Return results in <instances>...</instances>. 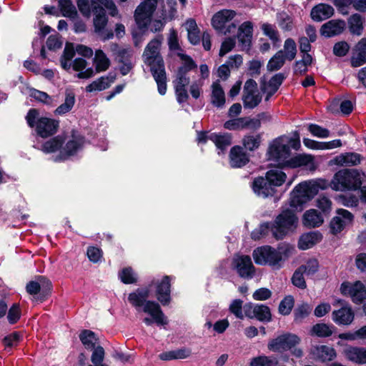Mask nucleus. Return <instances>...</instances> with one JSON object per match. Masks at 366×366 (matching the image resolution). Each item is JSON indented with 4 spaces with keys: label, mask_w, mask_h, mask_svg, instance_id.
Returning a JSON list of instances; mask_svg holds the SVG:
<instances>
[{
    "label": "nucleus",
    "mask_w": 366,
    "mask_h": 366,
    "mask_svg": "<svg viewBox=\"0 0 366 366\" xmlns=\"http://www.w3.org/2000/svg\"><path fill=\"white\" fill-rule=\"evenodd\" d=\"M294 249L292 245L286 242L280 243L276 249L270 245H263L253 250L252 257L257 265H267L274 269H280Z\"/></svg>",
    "instance_id": "1"
},
{
    "label": "nucleus",
    "mask_w": 366,
    "mask_h": 366,
    "mask_svg": "<svg viewBox=\"0 0 366 366\" xmlns=\"http://www.w3.org/2000/svg\"><path fill=\"white\" fill-rule=\"evenodd\" d=\"M149 294L150 290L148 287H139L129 294L127 300L137 312L142 311L149 315L157 325H167L168 321L159 303L148 300Z\"/></svg>",
    "instance_id": "2"
},
{
    "label": "nucleus",
    "mask_w": 366,
    "mask_h": 366,
    "mask_svg": "<svg viewBox=\"0 0 366 366\" xmlns=\"http://www.w3.org/2000/svg\"><path fill=\"white\" fill-rule=\"evenodd\" d=\"M362 180V174L355 169H345V206L355 207L357 204L360 196L362 202H366V187L360 189Z\"/></svg>",
    "instance_id": "3"
},
{
    "label": "nucleus",
    "mask_w": 366,
    "mask_h": 366,
    "mask_svg": "<svg viewBox=\"0 0 366 366\" xmlns=\"http://www.w3.org/2000/svg\"><path fill=\"white\" fill-rule=\"evenodd\" d=\"M38 109L32 108L29 110L26 116L27 124L31 128H36V134L41 138H48L54 135L59 127V121L46 117H39Z\"/></svg>",
    "instance_id": "4"
},
{
    "label": "nucleus",
    "mask_w": 366,
    "mask_h": 366,
    "mask_svg": "<svg viewBox=\"0 0 366 366\" xmlns=\"http://www.w3.org/2000/svg\"><path fill=\"white\" fill-rule=\"evenodd\" d=\"M300 342L301 339L298 335L287 332L270 340L267 344V348L274 352L290 351L292 356L301 358L303 357L304 352L301 348L297 347Z\"/></svg>",
    "instance_id": "5"
},
{
    "label": "nucleus",
    "mask_w": 366,
    "mask_h": 366,
    "mask_svg": "<svg viewBox=\"0 0 366 366\" xmlns=\"http://www.w3.org/2000/svg\"><path fill=\"white\" fill-rule=\"evenodd\" d=\"M290 205L297 211H302L305 204L315 196L310 183L302 182L297 184L290 192Z\"/></svg>",
    "instance_id": "6"
},
{
    "label": "nucleus",
    "mask_w": 366,
    "mask_h": 366,
    "mask_svg": "<svg viewBox=\"0 0 366 366\" xmlns=\"http://www.w3.org/2000/svg\"><path fill=\"white\" fill-rule=\"evenodd\" d=\"M53 289L51 282L45 276L38 275L36 280L29 281L26 285L27 293L36 295V300L43 302L51 296Z\"/></svg>",
    "instance_id": "7"
},
{
    "label": "nucleus",
    "mask_w": 366,
    "mask_h": 366,
    "mask_svg": "<svg viewBox=\"0 0 366 366\" xmlns=\"http://www.w3.org/2000/svg\"><path fill=\"white\" fill-rule=\"evenodd\" d=\"M159 1H141L134 11V20L142 33L147 31Z\"/></svg>",
    "instance_id": "8"
},
{
    "label": "nucleus",
    "mask_w": 366,
    "mask_h": 366,
    "mask_svg": "<svg viewBox=\"0 0 366 366\" xmlns=\"http://www.w3.org/2000/svg\"><path fill=\"white\" fill-rule=\"evenodd\" d=\"M285 135L274 139L267 149L268 159L276 162L285 161L290 157L291 150L289 145L284 143Z\"/></svg>",
    "instance_id": "9"
},
{
    "label": "nucleus",
    "mask_w": 366,
    "mask_h": 366,
    "mask_svg": "<svg viewBox=\"0 0 366 366\" xmlns=\"http://www.w3.org/2000/svg\"><path fill=\"white\" fill-rule=\"evenodd\" d=\"M243 106L245 109H254L262 102V96L257 93V84L252 79L246 81L242 96Z\"/></svg>",
    "instance_id": "10"
},
{
    "label": "nucleus",
    "mask_w": 366,
    "mask_h": 366,
    "mask_svg": "<svg viewBox=\"0 0 366 366\" xmlns=\"http://www.w3.org/2000/svg\"><path fill=\"white\" fill-rule=\"evenodd\" d=\"M307 182L310 183L315 195L317 194L320 189H326L329 187L335 191H343V169L337 171L330 182L325 179H317Z\"/></svg>",
    "instance_id": "11"
},
{
    "label": "nucleus",
    "mask_w": 366,
    "mask_h": 366,
    "mask_svg": "<svg viewBox=\"0 0 366 366\" xmlns=\"http://www.w3.org/2000/svg\"><path fill=\"white\" fill-rule=\"evenodd\" d=\"M232 265L241 278L251 280L254 277L256 269L249 255H241L234 258Z\"/></svg>",
    "instance_id": "12"
},
{
    "label": "nucleus",
    "mask_w": 366,
    "mask_h": 366,
    "mask_svg": "<svg viewBox=\"0 0 366 366\" xmlns=\"http://www.w3.org/2000/svg\"><path fill=\"white\" fill-rule=\"evenodd\" d=\"M171 280V276L164 275L162 279L156 284L155 297L158 301L157 302L162 306L169 305L172 301Z\"/></svg>",
    "instance_id": "13"
},
{
    "label": "nucleus",
    "mask_w": 366,
    "mask_h": 366,
    "mask_svg": "<svg viewBox=\"0 0 366 366\" xmlns=\"http://www.w3.org/2000/svg\"><path fill=\"white\" fill-rule=\"evenodd\" d=\"M160 44L161 40L157 38H154L148 43L144 49L143 54L146 56L144 63L148 65L150 69H152V67H157V62L159 61L164 62L163 57L159 51Z\"/></svg>",
    "instance_id": "14"
},
{
    "label": "nucleus",
    "mask_w": 366,
    "mask_h": 366,
    "mask_svg": "<svg viewBox=\"0 0 366 366\" xmlns=\"http://www.w3.org/2000/svg\"><path fill=\"white\" fill-rule=\"evenodd\" d=\"M252 188L256 195L264 199L273 197L277 192V189L269 184L268 180L262 176L254 179L252 183Z\"/></svg>",
    "instance_id": "15"
},
{
    "label": "nucleus",
    "mask_w": 366,
    "mask_h": 366,
    "mask_svg": "<svg viewBox=\"0 0 366 366\" xmlns=\"http://www.w3.org/2000/svg\"><path fill=\"white\" fill-rule=\"evenodd\" d=\"M229 164L232 168H242L249 162V155L239 145L232 147L229 151Z\"/></svg>",
    "instance_id": "16"
},
{
    "label": "nucleus",
    "mask_w": 366,
    "mask_h": 366,
    "mask_svg": "<svg viewBox=\"0 0 366 366\" xmlns=\"http://www.w3.org/2000/svg\"><path fill=\"white\" fill-rule=\"evenodd\" d=\"M189 82L190 79L187 75L177 74V77L173 81V84L176 99L179 104L184 103L189 99V97L186 87Z\"/></svg>",
    "instance_id": "17"
},
{
    "label": "nucleus",
    "mask_w": 366,
    "mask_h": 366,
    "mask_svg": "<svg viewBox=\"0 0 366 366\" xmlns=\"http://www.w3.org/2000/svg\"><path fill=\"white\" fill-rule=\"evenodd\" d=\"M152 75L157 84V90L160 95H164L167 92V73L164 62L159 61L157 67L150 69Z\"/></svg>",
    "instance_id": "18"
},
{
    "label": "nucleus",
    "mask_w": 366,
    "mask_h": 366,
    "mask_svg": "<svg viewBox=\"0 0 366 366\" xmlns=\"http://www.w3.org/2000/svg\"><path fill=\"white\" fill-rule=\"evenodd\" d=\"M84 142V137H79L76 139L69 140L60 153L55 157V162H63L70 156L74 155Z\"/></svg>",
    "instance_id": "19"
},
{
    "label": "nucleus",
    "mask_w": 366,
    "mask_h": 366,
    "mask_svg": "<svg viewBox=\"0 0 366 366\" xmlns=\"http://www.w3.org/2000/svg\"><path fill=\"white\" fill-rule=\"evenodd\" d=\"M323 239L322 234L318 230L303 233L298 240V248L307 250L320 243Z\"/></svg>",
    "instance_id": "20"
},
{
    "label": "nucleus",
    "mask_w": 366,
    "mask_h": 366,
    "mask_svg": "<svg viewBox=\"0 0 366 366\" xmlns=\"http://www.w3.org/2000/svg\"><path fill=\"white\" fill-rule=\"evenodd\" d=\"M350 61L352 67H358L366 63L365 39H362L354 47Z\"/></svg>",
    "instance_id": "21"
},
{
    "label": "nucleus",
    "mask_w": 366,
    "mask_h": 366,
    "mask_svg": "<svg viewBox=\"0 0 366 366\" xmlns=\"http://www.w3.org/2000/svg\"><path fill=\"white\" fill-rule=\"evenodd\" d=\"M345 290H347L355 303L360 304L366 298V289L364 285L360 281H357L350 285L345 284Z\"/></svg>",
    "instance_id": "22"
},
{
    "label": "nucleus",
    "mask_w": 366,
    "mask_h": 366,
    "mask_svg": "<svg viewBox=\"0 0 366 366\" xmlns=\"http://www.w3.org/2000/svg\"><path fill=\"white\" fill-rule=\"evenodd\" d=\"M312 164L310 169H315L314 157L311 154H298L290 159L286 160L284 165L292 169L298 168L303 166Z\"/></svg>",
    "instance_id": "23"
},
{
    "label": "nucleus",
    "mask_w": 366,
    "mask_h": 366,
    "mask_svg": "<svg viewBox=\"0 0 366 366\" xmlns=\"http://www.w3.org/2000/svg\"><path fill=\"white\" fill-rule=\"evenodd\" d=\"M93 14L94 16L93 19L94 31L97 33H100L104 29L108 23L106 10L102 4L97 5L93 8Z\"/></svg>",
    "instance_id": "24"
},
{
    "label": "nucleus",
    "mask_w": 366,
    "mask_h": 366,
    "mask_svg": "<svg viewBox=\"0 0 366 366\" xmlns=\"http://www.w3.org/2000/svg\"><path fill=\"white\" fill-rule=\"evenodd\" d=\"M343 32V20H330L320 28V34L327 38L339 35Z\"/></svg>",
    "instance_id": "25"
},
{
    "label": "nucleus",
    "mask_w": 366,
    "mask_h": 366,
    "mask_svg": "<svg viewBox=\"0 0 366 366\" xmlns=\"http://www.w3.org/2000/svg\"><path fill=\"white\" fill-rule=\"evenodd\" d=\"M334 9L326 4H320L314 6L311 11V18L315 21H322L332 16Z\"/></svg>",
    "instance_id": "26"
},
{
    "label": "nucleus",
    "mask_w": 366,
    "mask_h": 366,
    "mask_svg": "<svg viewBox=\"0 0 366 366\" xmlns=\"http://www.w3.org/2000/svg\"><path fill=\"white\" fill-rule=\"evenodd\" d=\"M324 222L323 217L320 212L315 209L306 211L302 217V223L304 226L309 228H315L320 227Z\"/></svg>",
    "instance_id": "27"
},
{
    "label": "nucleus",
    "mask_w": 366,
    "mask_h": 366,
    "mask_svg": "<svg viewBox=\"0 0 366 366\" xmlns=\"http://www.w3.org/2000/svg\"><path fill=\"white\" fill-rule=\"evenodd\" d=\"M275 219L279 223L282 224L285 227L291 230L293 227L295 228L297 225L298 218L295 213L289 209L283 210L278 214Z\"/></svg>",
    "instance_id": "28"
},
{
    "label": "nucleus",
    "mask_w": 366,
    "mask_h": 366,
    "mask_svg": "<svg viewBox=\"0 0 366 366\" xmlns=\"http://www.w3.org/2000/svg\"><path fill=\"white\" fill-rule=\"evenodd\" d=\"M65 140L63 135L55 136L41 144V150L46 154L56 152L62 148Z\"/></svg>",
    "instance_id": "29"
},
{
    "label": "nucleus",
    "mask_w": 366,
    "mask_h": 366,
    "mask_svg": "<svg viewBox=\"0 0 366 366\" xmlns=\"http://www.w3.org/2000/svg\"><path fill=\"white\" fill-rule=\"evenodd\" d=\"M186 29L187 31V39L189 42L192 45H198L200 43V30L197 26V22L194 19L187 20Z\"/></svg>",
    "instance_id": "30"
},
{
    "label": "nucleus",
    "mask_w": 366,
    "mask_h": 366,
    "mask_svg": "<svg viewBox=\"0 0 366 366\" xmlns=\"http://www.w3.org/2000/svg\"><path fill=\"white\" fill-rule=\"evenodd\" d=\"M285 79L286 76L285 75V74L277 73L273 75L268 81V83H267L264 76H263L262 78H261L260 81V87L262 92H266L267 86H268L269 89H274V91H277Z\"/></svg>",
    "instance_id": "31"
},
{
    "label": "nucleus",
    "mask_w": 366,
    "mask_h": 366,
    "mask_svg": "<svg viewBox=\"0 0 366 366\" xmlns=\"http://www.w3.org/2000/svg\"><path fill=\"white\" fill-rule=\"evenodd\" d=\"M212 88V104L216 107H222L225 104V94L219 81L213 82Z\"/></svg>",
    "instance_id": "32"
},
{
    "label": "nucleus",
    "mask_w": 366,
    "mask_h": 366,
    "mask_svg": "<svg viewBox=\"0 0 366 366\" xmlns=\"http://www.w3.org/2000/svg\"><path fill=\"white\" fill-rule=\"evenodd\" d=\"M312 310V307L307 302H302L295 308L293 311L294 322L300 325L305 319L309 317Z\"/></svg>",
    "instance_id": "33"
},
{
    "label": "nucleus",
    "mask_w": 366,
    "mask_h": 366,
    "mask_svg": "<svg viewBox=\"0 0 366 366\" xmlns=\"http://www.w3.org/2000/svg\"><path fill=\"white\" fill-rule=\"evenodd\" d=\"M264 177L268 180L269 184L276 189L285 182L287 175L281 170L269 169L266 172Z\"/></svg>",
    "instance_id": "34"
},
{
    "label": "nucleus",
    "mask_w": 366,
    "mask_h": 366,
    "mask_svg": "<svg viewBox=\"0 0 366 366\" xmlns=\"http://www.w3.org/2000/svg\"><path fill=\"white\" fill-rule=\"evenodd\" d=\"M79 340L86 350H93L99 341L96 333L90 330L84 329L79 335Z\"/></svg>",
    "instance_id": "35"
},
{
    "label": "nucleus",
    "mask_w": 366,
    "mask_h": 366,
    "mask_svg": "<svg viewBox=\"0 0 366 366\" xmlns=\"http://www.w3.org/2000/svg\"><path fill=\"white\" fill-rule=\"evenodd\" d=\"M96 72L107 71L111 64L109 59L102 49H97L94 59Z\"/></svg>",
    "instance_id": "36"
},
{
    "label": "nucleus",
    "mask_w": 366,
    "mask_h": 366,
    "mask_svg": "<svg viewBox=\"0 0 366 366\" xmlns=\"http://www.w3.org/2000/svg\"><path fill=\"white\" fill-rule=\"evenodd\" d=\"M347 357L356 363H366V350L364 348L350 347L345 351Z\"/></svg>",
    "instance_id": "37"
},
{
    "label": "nucleus",
    "mask_w": 366,
    "mask_h": 366,
    "mask_svg": "<svg viewBox=\"0 0 366 366\" xmlns=\"http://www.w3.org/2000/svg\"><path fill=\"white\" fill-rule=\"evenodd\" d=\"M177 56L184 61V63L178 67L177 74L187 75L188 72L197 68V64L190 56L182 53H178Z\"/></svg>",
    "instance_id": "38"
},
{
    "label": "nucleus",
    "mask_w": 366,
    "mask_h": 366,
    "mask_svg": "<svg viewBox=\"0 0 366 366\" xmlns=\"http://www.w3.org/2000/svg\"><path fill=\"white\" fill-rule=\"evenodd\" d=\"M210 140L214 142L217 148L222 152L225 151L227 147L232 144L231 135L228 134H220L212 133L210 134Z\"/></svg>",
    "instance_id": "39"
},
{
    "label": "nucleus",
    "mask_w": 366,
    "mask_h": 366,
    "mask_svg": "<svg viewBox=\"0 0 366 366\" xmlns=\"http://www.w3.org/2000/svg\"><path fill=\"white\" fill-rule=\"evenodd\" d=\"M254 319L264 323L272 321V313L270 308L263 304H256L255 312L254 313Z\"/></svg>",
    "instance_id": "40"
},
{
    "label": "nucleus",
    "mask_w": 366,
    "mask_h": 366,
    "mask_svg": "<svg viewBox=\"0 0 366 366\" xmlns=\"http://www.w3.org/2000/svg\"><path fill=\"white\" fill-rule=\"evenodd\" d=\"M261 142V134H257L255 136L250 134L244 135L242 140V147L244 149L253 152L259 147Z\"/></svg>",
    "instance_id": "41"
},
{
    "label": "nucleus",
    "mask_w": 366,
    "mask_h": 366,
    "mask_svg": "<svg viewBox=\"0 0 366 366\" xmlns=\"http://www.w3.org/2000/svg\"><path fill=\"white\" fill-rule=\"evenodd\" d=\"M315 354L322 362L331 361L336 357L335 350L327 345H320L315 348Z\"/></svg>",
    "instance_id": "42"
},
{
    "label": "nucleus",
    "mask_w": 366,
    "mask_h": 366,
    "mask_svg": "<svg viewBox=\"0 0 366 366\" xmlns=\"http://www.w3.org/2000/svg\"><path fill=\"white\" fill-rule=\"evenodd\" d=\"M75 103V94L73 92H66L64 102L59 105L55 110V114H64L71 110Z\"/></svg>",
    "instance_id": "43"
},
{
    "label": "nucleus",
    "mask_w": 366,
    "mask_h": 366,
    "mask_svg": "<svg viewBox=\"0 0 366 366\" xmlns=\"http://www.w3.org/2000/svg\"><path fill=\"white\" fill-rule=\"evenodd\" d=\"M22 339L23 337L20 332L14 331L6 335L1 341L2 344L4 345L5 350L10 352L12 347L18 346Z\"/></svg>",
    "instance_id": "44"
},
{
    "label": "nucleus",
    "mask_w": 366,
    "mask_h": 366,
    "mask_svg": "<svg viewBox=\"0 0 366 366\" xmlns=\"http://www.w3.org/2000/svg\"><path fill=\"white\" fill-rule=\"evenodd\" d=\"M283 51H278L268 61L267 69L268 71H275L280 69L285 62Z\"/></svg>",
    "instance_id": "45"
},
{
    "label": "nucleus",
    "mask_w": 366,
    "mask_h": 366,
    "mask_svg": "<svg viewBox=\"0 0 366 366\" xmlns=\"http://www.w3.org/2000/svg\"><path fill=\"white\" fill-rule=\"evenodd\" d=\"M350 31L356 35H360L363 29V19L359 14L352 15L347 20Z\"/></svg>",
    "instance_id": "46"
},
{
    "label": "nucleus",
    "mask_w": 366,
    "mask_h": 366,
    "mask_svg": "<svg viewBox=\"0 0 366 366\" xmlns=\"http://www.w3.org/2000/svg\"><path fill=\"white\" fill-rule=\"evenodd\" d=\"M59 8L61 15L71 19H75L78 17V13L76 6L72 1H58Z\"/></svg>",
    "instance_id": "47"
},
{
    "label": "nucleus",
    "mask_w": 366,
    "mask_h": 366,
    "mask_svg": "<svg viewBox=\"0 0 366 366\" xmlns=\"http://www.w3.org/2000/svg\"><path fill=\"white\" fill-rule=\"evenodd\" d=\"M333 328V326L330 327L325 323H317L312 326L310 334L319 337H327L332 335Z\"/></svg>",
    "instance_id": "48"
},
{
    "label": "nucleus",
    "mask_w": 366,
    "mask_h": 366,
    "mask_svg": "<svg viewBox=\"0 0 366 366\" xmlns=\"http://www.w3.org/2000/svg\"><path fill=\"white\" fill-rule=\"evenodd\" d=\"M118 277L121 282L125 285L135 284L137 282V277L131 267H124L119 272Z\"/></svg>",
    "instance_id": "49"
},
{
    "label": "nucleus",
    "mask_w": 366,
    "mask_h": 366,
    "mask_svg": "<svg viewBox=\"0 0 366 366\" xmlns=\"http://www.w3.org/2000/svg\"><path fill=\"white\" fill-rule=\"evenodd\" d=\"M295 305V299L292 295L285 297L280 302L278 307L279 313L286 316L289 315Z\"/></svg>",
    "instance_id": "50"
},
{
    "label": "nucleus",
    "mask_w": 366,
    "mask_h": 366,
    "mask_svg": "<svg viewBox=\"0 0 366 366\" xmlns=\"http://www.w3.org/2000/svg\"><path fill=\"white\" fill-rule=\"evenodd\" d=\"M299 267L307 276H312L319 270L320 264L317 259L312 258Z\"/></svg>",
    "instance_id": "51"
},
{
    "label": "nucleus",
    "mask_w": 366,
    "mask_h": 366,
    "mask_svg": "<svg viewBox=\"0 0 366 366\" xmlns=\"http://www.w3.org/2000/svg\"><path fill=\"white\" fill-rule=\"evenodd\" d=\"M285 54L286 59L292 61L295 58L297 54V45L294 39L288 38L284 44Z\"/></svg>",
    "instance_id": "52"
},
{
    "label": "nucleus",
    "mask_w": 366,
    "mask_h": 366,
    "mask_svg": "<svg viewBox=\"0 0 366 366\" xmlns=\"http://www.w3.org/2000/svg\"><path fill=\"white\" fill-rule=\"evenodd\" d=\"M76 3L79 11L86 18H89L93 14L94 7L101 5L99 1H76Z\"/></svg>",
    "instance_id": "53"
},
{
    "label": "nucleus",
    "mask_w": 366,
    "mask_h": 366,
    "mask_svg": "<svg viewBox=\"0 0 366 366\" xmlns=\"http://www.w3.org/2000/svg\"><path fill=\"white\" fill-rule=\"evenodd\" d=\"M7 320L9 324H16L21 318V312L19 303H14L7 310Z\"/></svg>",
    "instance_id": "54"
},
{
    "label": "nucleus",
    "mask_w": 366,
    "mask_h": 366,
    "mask_svg": "<svg viewBox=\"0 0 366 366\" xmlns=\"http://www.w3.org/2000/svg\"><path fill=\"white\" fill-rule=\"evenodd\" d=\"M290 229L285 227L282 224L278 222L277 219L272 222V236L277 240L283 239L288 234Z\"/></svg>",
    "instance_id": "55"
},
{
    "label": "nucleus",
    "mask_w": 366,
    "mask_h": 366,
    "mask_svg": "<svg viewBox=\"0 0 366 366\" xmlns=\"http://www.w3.org/2000/svg\"><path fill=\"white\" fill-rule=\"evenodd\" d=\"M327 109L332 114L343 113V95H339L330 100Z\"/></svg>",
    "instance_id": "56"
},
{
    "label": "nucleus",
    "mask_w": 366,
    "mask_h": 366,
    "mask_svg": "<svg viewBox=\"0 0 366 366\" xmlns=\"http://www.w3.org/2000/svg\"><path fill=\"white\" fill-rule=\"evenodd\" d=\"M109 87V83H106L105 76H101L86 86V92H92L94 91H103Z\"/></svg>",
    "instance_id": "57"
},
{
    "label": "nucleus",
    "mask_w": 366,
    "mask_h": 366,
    "mask_svg": "<svg viewBox=\"0 0 366 366\" xmlns=\"http://www.w3.org/2000/svg\"><path fill=\"white\" fill-rule=\"evenodd\" d=\"M304 272L298 267L292 274L291 281L295 287L304 290L307 287V284L304 278Z\"/></svg>",
    "instance_id": "58"
},
{
    "label": "nucleus",
    "mask_w": 366,
    "mask_h": 366,
    "mask_svg": "<svg viewBox=\"0 0 366 366\" xmlns=\"http://www.w3.org/2000/svg\"><path fill=\"white\" fill-rule=\"evenodd\" d=\"M31 97L35 100L41 102L46 105H50L52 103L51 97L46 93L36 89L31 90Z\"/></svg>",
    "instance_id": "59"
},
{
    "label": "nucleus",
    "mask_w": 366,
    "mask_h": 366,
    "mask_svg": "<svg viewBox=\"0 0 366 366\" xmlns=\"http://www.w3.org/2000/svg\"><path fill=\"white\" fill-rule=\"evenodd\" d=\"M262 30L264 34L268 36L274 43L279 41L280 38L278 31L276 30L274 26L265 23L262 24Z\"/></svg>",
    "instance_id": "60"
},
{
    "label": "nucleus",
    "mask_w": 366,
    "mask_h": 366,
    "mask_svg": "<svg viewBox=\"0 0 366 366\" xmlns=\"http://www.w3.org/2000/svg\"><path fill=\"white\" fill-rule=\"evenodd\" d=\"M308 131L315 137L319 138H326L330 136V131L316 124H310Z\"/></svg>",
    "instance_id": "61"
},
{
    "label": "nucleus",
    "mask_w": 366,
    "mask_h": 366,
    "mask_svg": "<svg viewBox=\"0 0 366 366\" xmlns=\"http://www.w3.org/2000/svg\"><path fill=\"white\" fill-rule=\"evenodd\" d=\"M92 350L93 352L91 357L92 363L94 365V366L103 365L102 362L105 355L104 349L103 347L100 345L97 347L94 346V348Z\"/></svg>",
    "instance_id": "62"
},
{
    "label": "nucleus",
    "mask_w": 366,
    "mask_h": 366,
    "mask_svg": "<svg viewBox=\"0 0 366 366\" xmlns=\"http://www.w3.org/2000/svg\"><path fill=\"white\" fill-rule=\"evenodd\" d=\"M86 255L90 262L97 263L103 256L102 250L95 246H89L86 249Z\"/></svg>",
    "instance_id": "63"
},
{
    "label": "nucleus",
    "mask_w": 366,
    "mask_h": 366,
    "mask_svg": "<svg viewBox=\"0 0 366 366\" xmlns=\"http://www.w3.org/2000/svg\"><path fill=\"white\" fill-rule=\"evenodd\" d=\"M277 360L274 361L267 356H259L252 360L251 366H273L277 364Z\"/></svg>",
    "instance_id": "64"
}]
</instances>
